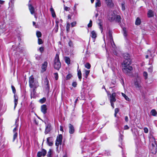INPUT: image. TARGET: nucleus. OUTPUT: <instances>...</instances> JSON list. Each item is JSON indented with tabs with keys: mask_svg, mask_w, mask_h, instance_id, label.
I'll list each match as a JSON object with an SVG mask.
<instances>
[{
	"mask_svg": "<svg viewBox=\"0 0 157 157\" xmlns=\"http://www.w3.org/2000/svg\"><path fill=\"white\" fill-rule=\"evenodd\" d=\"M143 75L144 77H145V79H146L147 78V74L146 72H144L143 73Z\"/></svg>",
	"mask_w": 157,
	"mask_h": 157,
	"instance_id": "nucleus-54",
	"label": "nucleus"
},
{
	"mask_svg": "<svg viewBox=\"0 0 157 157\" xmlns=\"http://www.w3.org/2000/svg\"><path fill=\"white\" fill-rule=\"evenodd\" d=\"M121 94L122 95V96L126 100L128 101H130L129 98L125 94L122 93Z\"/></svg>",
	"mask_w": 157,
	"mask_h": 157,
	"instance_id": "nucleus-31",
	"label": "nucleus"
},
{
	"mask_svg": "<svg viewBox=\"0 0 157 157\" xmlns=\"http://www.w3.org/2000/svg\"><path fill=\"white\" fill-rule=\"evenodd\" d=\"M125 120L127 122L128 121V118L127 116H126L125 117Z\"/></svg>",
	"mask_w": 157,
	"mask_h": 157,
	"instance_id": "nucleus-63",
	"label": "nucleus"
},
{
	"mask_svg": "<svg viewBox=\"0 0 157 157\" xmlns=\"http://www.w3.org/2000/svg\"><path fill=\"white\" fill-rule=\"evenodd\" d=\"M46 100V99L45 98H43L40 100V102L42 103H44Z\"/></svg>",
	"mask_w": 157,
	"mask_h": 157,
	"instance_id": "nucleus-47",
	"label": "nucleus"
},
{
	"mask_svg": "<svg viewBox=\"0 0 157 157\" xmlns=\"http://www.w3.org/2000/svg\"><path fill=\"white\" fill-rule=\"evenodd\" d=\"M18 121H19V119H18V118L16 120V121H15V127L14 128V129H13V133L17 132V127H18Z\"/></svg>",
	"mask_w": 157,
	"mask_h": 157,
	"instance_id": "nucleus-16",
	"label": "nucleus"
},
{
	"mask_svg": "<svg viewBox=\"0 0 157 157\" xmlns=\"http://www.w3.org/2000/svg\"><path fill=\"white\" fill-rule=\"evenodd\" d=\"M85 67L89 69L90 67V65L89 63H87L85 65Z\"/></svg>",
	"mask_w": 157,
	"mask_h": 157,
	"instance_id": "nucleus-41",
	"label": "nucleus"
},
{
	"mask_svg": "<svg viewBox=\"0 0 157 157\" xmlns=\"http://www.w3.org/2000/svg\"><path fill=\"white\" fill-rule=\"evenodd\" d=\"M29 9L32 14H33L35 13V9L34 7L30 4L28 5Z\"/></svg>",
	"mask_w": 157,
	"mask_h": 157,
	"instance_id": "nucleus-15",
	"label": "nucleus"
},
{
	"mask_svg": "<svg viewBox=\"0 0 157 157\" xmlns=\"http://www.w3.org/2000/svg\"><path fill=\"white\" fill-rule=\"evenodd\" d=\"M11 88H12V90H13V93L15 94V93H16V90L15 88V87H14V86H12Z\"/></svg>",
	"mask_w": 157,
	"mask_h": 157,
	"instance_id": "nucleus-48",
	"label": "nucleus"
},
{
	"mask_svg": "<svg viewBox=\"0 0 157 157\" xmlns=\"http://www.w3.org/2000/svg\"><path fill=\"white\" fill-rule=\"evenodd\" d=\"M96 10L97 12L96 13L95 12H94V13H95V17L96 18L98 16V10L97 9H96Z\"/></svg>",
	"mask_w": 157,
	"mask_h": 157,
	"instance_id": "nucleus-46",
	"label": "nucleus"
},
{
	"mask_svg": "<svg viewBox=\"0 0 157 157\" xmlns=\"http://www.w3.org/2000/svg\"><path fill=\"white\" fill-rule=\"evenodd\" d=\"M41 110L44 114H45L47 113V106L45 105H41Z\"/></svg>",
	"mask_w": 157,
	"mask_h": 157,
	"instance_id": "nucleus-12",
	"label": "nucleus"
},
{
	"mask_svg": "<svg viewBox=\"0 0 157 157\" xmlns=\"http://www.w3.org/2000/svg\"><path fill=\"white\" fill-rule=\"evenodd\" d=\"M76 21H75V22H72L71 23V27H73L75 26V25H76Z\"/></svg>",
	"mask_w": 157,
	"mask_h": 157,
	"instance_id": "nucleus-55",
	"label": "nucleus"
},
{
	"mask_svg": "<svg viewBox=\"0 0 157 157\" xmlns=\"http://www.w3.org/2000/svg\"><path fill=\"white\" fill-rule=\"evenodd\" d=\"M151 113L153 116H155L157 114V112L155 110L152 109L151 110Z\"/></svg>",
	"mask_w": 157,
	"mask_h": 157,
	"instance_id": "nucleus-30",
	"label": "nucleus"
},
{
	"mask_svg": "<svg viewBox=\"0 0 157 157\" xmlns=\"http://www.w3.org/2000/svg\"><path fill=\"white\" fill-rule=\"evenodd\" d=\"M54 76L56 80H57L58 78V75L57 73H55Z\"/></svg>",
	"mask_w": 157,
	"mask_h": 157,
	"instance_id": "nucleus-42",
	"label": "nucleus"
},
{
	"mask_svg": "<svg viewBox=\"0 0 157 157\" xmlns=\"http://www.w3.org/2000/svg\"><path fill=\"white\" fill-rule=\"evenodd\" d=\"M105 2L107 6L109 8H112L114 6L112 0H105Z\"/></svg>",
	"mask_w": 157,
	"mask_h": 157,
	"instance_id": "nucleus-6",
	"label": "nucleus"
},
{
	"mask_svg": "<svg viewBox=\"0 0 157 157\" xmlns=\"http://www.w3.org/2000/svg\"><path fill=\"white\" fill-rule=\"evenodd\" d=\"M65 59L66 63H67L68 64H69L70 63V60L69 58L67 57H66L65 58Z\"/></svg>",
	"mask_w": 157,
	"mask_h": 157,
	"instance_id": "nucleus-34",
	"label": "nucleus"
},
{
	"mask_svg": "<svg viewBox=\"0 0 157 157\" xmlns=\"http://www.w3.org/2000/svg\"><path fill=\"white\" fill-rule=\"evenodd\" d=\"M92 20H90L89 23L88 24L87 26L88 27H90L92 26Z\"/></svg>",
	"mask_w": 157,
	"mask_h": 157,
	"instance_id": "nucleus-44",
	"label": "nucleus"
},
{
	"mask_svg": "<svg viewBox=\"0 0 157 157\" xmlns=\"http://www.w3.org/2000/svg\"><path fill=\"white\" fill-rule=\"evenodd\" d=\"M48 65V63L46 61H45L42 64L41 66V71L44 72L46 70V68Z\"/></svg>",
	"mask_w": 157,
	"mask_h": 157,
	"instance_id": "nucleus-14",
	"label": "nucleus"
},
{
	"mask_svg": "<svg viewBox=\"0 0 157 157\" xmlns=\"http://www.w3.org/2000/svg\"><path fill=\"white\" fill-rule=\"evenodd\" d=\"M38 43L39 44H42L43 43V41L42 39L39 38L38 39Z\"/></svg>",
	"mask_w": 157,
	"mask_h": 157,
	"instance_id": "nucleus-43",
	"label": "nucleus"
},
{
	"mask_svg": "<svg viewBox=\"0 0 157 157\" xmlns=\"http://www.w3.org/2000/svg\"><path fill=\"white\" fill-rule=\"evenodd\" d=\"M52 150L51 149H50L49 151H48L47 156L48 157H51Z\"/></svg>",
	"mask_w": 157,
	"mask_h": 157,
	"instance_id": "nucleus-38",
	"label": "nucleus"
},
{
	"mask_svg": "<svg viewBox=\"0 0 157 157\" xmlns=\"http://www.w3.org/2000/svg\"><path fill=\"white\" fill-rule=\"evenodd\" d=\"M29 86L31 88L34 87L36 88L38 86L37 82H34V78L33 75L30 76L29 79Z\"/></svg>",
	"mask_w": 157,
	"mask_h": 157,
	"instance_id": "nucleus-3",
	"label": "nucleus"
},
{
	"mask_svg": "<svg viewBox=\"0 0 157 157\" xmlns=\"http://www.w3.org/2000/svg\"><path fill=\"white\" fill-rule=\"evenodd\" d=\"M116 93L114 92L111 95H110V96L115 98L116 96Z\"/></svg>",
	"mask_w": 157,
	"mask_h": 157,
	"instance_id": "nucleus-57",
	"label": "nucleus"
},
{
	"mask_svg": "<svg viewBox=\"0 0 157 157\" xmlns=\"http://www.w3.org/2000/svg\"><path fill=\"white\" fill-rule=\"evenodd\" d=\"M78 75L79 79L81 81L82 79V73L81 71L80 70L78 71Z\"/></svg>",
	"mask_w": 157,
	"mask_h": 157,
	"instance_id": "nucleus-29",
	"label": "nucleus"
},
{
	"mask_svg": "<svg viewBox=\"0 0 157 157\" xmlns=\"http://www.w3.org/2000/svg\"><path fill=\"white\" fill-rule=\"evenodd\" d=\"M70 24L68 23H67V25L66 27L67 28V32H68L70 30Z\"/></svg>",
	"mask_w": 157,
	"mask_h": 157,
	"instance_id": "nucleus-40",
	"label": "nucleus"
},
{
	"mask_svg": "<svg viewBox=\"0 0 157 157\" xmlns=\"http://www.w3.org/2000/svg\"><path fill=\"white\" fill-rule=\"evenodd\" d=\"M122 137H123V136L122 135H121V136H120V138L119 139V140L120 141H121H121L123 139Z\"/></svg>",
	"mask_w": 157,
	"mask_h": 157,
	"instance_id": "nucleus-58",
	"label": "nucleus"
},
{
	"mask_svg": "<svg viewBox=\"0 0 157 157\" xmlns=\"http://www.w3.org/2000/svg\"><path fill=\"white\" fill-rule=\"evenodd\" d=\"M122 67H123L122 68L123 72L127 75L129 74L133 69L132 67L130 66H125Z\"/></svg>",
	"mask_w": 157,
	"mask_h": 157,
	"instance_id": "nucleus-4",
	"label": "nucleus"
},
{
	"mask_svg": "<svg viewBox=\"0 0 157 157\" xmlns=\"http://www.w3.org/2000/svg\"><path fill=\"white\" fill-rule=\"evenodd\" d=\"M150 144L151 145V147H150V149L152 151V152L153 153L155 154L157 151V145L155 143V140L154 138H151L150 140Z\"/></svg>",
	"mask_w": 157,
	"mask_h": 157,
	"instance_id": "nucleus-2",
	"label": "nucleus"
},
{
	"mask_svg": "<svg viewBox=\"0 0 157 157\" xmlns=\"http://www.w3.org/2000/svg\"><path fill=\"white\" fill-rule=\"evenodd\" d=\"M22 145V143L21 141H19L17 144V146L19 147H20Z\"/></svg>",
	"mask_w": 157,
	"mask_h": 157,
	"instance_id": "nucleus-45",
	"label": "nucleus"
},
{
	"mask_svg": "<svg viewBox=\"0 0 157 157\" xmlns=\"http://www.w3.org/2000/svg\"><path fill=\"white\" fill-rule=\"evenodd\" d=\"M72 77V75L71 74H68L66 76V79L67 80H69Z\"/></svg>",
	"mask_w": 157,
	"mask_h": 157,
	"instance_id": "nucleus-36",
	"label": "nucleus"
},
{
	"mask_svg": "<svg viewBox=\"0 0 157 157\" xmlns=\"http://www.w3.org/2000/svg\"><path fill=\"white\" fill-rule=\"evenodd\" d=\"M47 152L46 150L44 149H42L41 151H39L37 154L38 157H40L41 156H45L46 155Z\"/></svg>",
	"mask_w": 157,
	"mask_h": 157,
	"instance_id": "nucleus-10",
	"label": "nucleus"
},
{
	"mask_svg": "<svg viewBox=\"0 0 157 157\" xmlns=\"http://www.w3.org/2000/svg\"><path fill=\"white\" fill-rule=\"evenodd\" d=\"M14 109L17 106L18 103V97L16 94H14Z\"/></svg>",
	"mask_w": 157,
	"mask_h": 157,
	"instance_id": "nucleus-19",
	"label": "nucleus"
},
{
	"mask_svg": "<svg viewBox=\"0 0 157 157\" xmlns=\"http://www.w3.org/2000/svg\"><path fill=\"white\" fill-rule=\"evenodd\" d=\"M119 111V109L118 108H116L115 109V113H117Z\"/></svg>",
	"mask_w": 157,
	"mask_h": 157,
	"instance_id": "nucleus-56",
	"label": "nucleus"
},
{
	"mask_svg": "<svg viewBox=\"0 0 157 157\" xmlns=\"http://www.w3.org/2000/svg\"><path fill=\"white\" fill-rule=\"evenodd\" d=\"M141 23V21L139 17H137L136 20V25H139Z\"/></svg>",
	"mask_w": 157,
	"mask_h": 157,
	"instance_id": "nucleus-25",
	"label": "nucleus"
},
{
	"mask_svg": "<svg viewBox=\"0 0 157 157\" xmlns=\"http://www.w3.org/2000/svg\"><path fill=\"white\" fill-rule=\"evenodd\" d=\"M131 64V60L130 59H125L122 63V66H130Z\"/></svg>",
	"mask_w": 157,
	"mask_h": 157,
	"instance_id": "nucleus-8",
	"label": "nucleus"
},
{
	"mask_svg": "<svg viewBox=\"0 0 157 157\" xmlns=\"http://www.w3.org/2000/svg\"><path fill=\"white\" fill-rule=\"evenodd\" d=\"M68 128L69 133L70 134L74 133L75 132V129L73 126L71 124H68Z\"/></svg>",
	"mask_w": 157,
	"mask_h": 157,
	"instance_id": "nucleus-11",
	"label": "nucleus"
},
{
	"mask_svg": "<svg viewBox=\"0 0 157 157\" xmlns=\"http://www.w3.org/2000/svg\"><path fill=\"white\" fill-rule=\"evenodd\" d=\"M39 50L41 53H42L44 50V48L43 47H40L39 49Z\"/></svg>",
	"mask_w": 157,
	"mask_h": 157,
	"instance_id": "nucleus-52",
	"label": "nucleus"
},
{
	"mask_svg": "<svg viewBox=\"0 0 157 157\" xmlns=\"http://www.w3.org/2000/svg\"><path fill=\"white\" fill-rule=\"evenodd\" d=\"M105 154L106 155L108 156L110 155V154L109 152H108V151H105Z\"/></svg>",
	"mask_w": 157,
	"mask_h": 157,
	"instance_id": "nucleus-59",
	"label": "nucleus"
},
{
	"mask_svg": "<svg viewBox=\"0 0 157 157\" xmlns=\"http://www.w3.org/2000/svg\"><path fill=\"white\" fill-rule=\"evenodd\" d=\"M121 9L123 11H124L125 9V3L124 2L121 4Z\"/></svg>",
	"mask_w": 157,
	"mask_h": 157,
	"instance_id": "nucleus-39",
	"label": "nucleus"
},
{
	"mask_svg": "<svg viewBox=\"0 0 157 157\" xmlns=\"http://www.w3.org/2000/svg\"><path fill=\"white\" fill-rule=\"evenodd\" d=\"M99 22L98 23V25L99 26L100 29L101 31V32H102V24L101 23V20L99 19Z\"/></svg>",
	"mask_w": 157,
	"mask_h": 157,
	"instance_id": "nucleus-27",
	"label": "nucleus"
},
{
	"mask_svg": "<svg viewBox=\"0 0 157 157\" xmlns=\"http://www.w3.org/2000/svg\"><path fill=\"white\" fill-rule=\"evenodd\" d=\"M4 1L0 0V4H3L4 3Z\"/></svg>",
	"mask_w": 157,
	"mask_h": 157,
	"instance_id": "nucleus-64",
	"label": "nucleus"
},
{
	"mask_svg": "<svg viewBox=\"0 0 157 157\" xmlns=\"http://www.w3.org/2000/svg\"><path fill=\"white\" fill-rule=\"evenodd\" d=\"M144 132L145 133H147L148 132V128H144Z\"/></svg>",
	"mask_w": 157,
	"mask_h": 157,
	"instance_id": "nucleus-51",
	"label": "nucleus"
},
{
	"mask_svg": "<svg viewBox=\"0 0 157 157\" xmlns=\"http://www.w3.org/2000/svg\"><path fill=\"white\" fill-rule=\"evenodd\" d=\"M68 44L70 47H73V44L71 41L69 42Z\"/></svg>",
	"mask_w": 157,
	"mask_h": 157,
	"instance_id": "nucleus-53",
	"label": "nucleus"
},
{
	"mask_svg": "<svg viewBox=\"0 0 157 157\" xmlns=\"http://www.w3.org/2000/svg\"><path fill=\"white\" fill-rule=\"evenodd\" d=\"M44 84L45 85V87L46 88V89L49 90V82L48 79L47 78H46L45 79L44 81Z\"/></svg>",
	"mask_w": 157,
	"mask_h": 157,
	"instance_id": "nucleus-17",
	"label": "nucleus"
},
{
	"mask_svg": "<svg viewBox=\"0 0 157 157\" xmlns=\"http://www.w3.org/2000/svg\"><path fill=\"white\" fill-rule=\"evenodd\" d=\"M123 31L124 36L125 37H126L127 36V34L126 28H124L123 29Z\"/></svg>",
	"mask_w": 157,
	"mask_h": 157,
	"instance_id": "nucleus-28",
	"label": "nucleus"
},
{
	"mask_svg": "<svg viewBox=\"0 0 157 157\" xmlns=\"http://www.w3.org/2000/svg\"><path fill=\"white\" fill-rule=\"evenodd\" d=\"M14 135L13 136V142L15 140L16 138L17 137V132H15L14 133Z\"/></svg>",
	"mask_w": 157,
	"mask_h": 157,
	"instance_id": "nucleus-37",
	"label": "nucleus"
},
{
	"mask_svg": "<svg viewBox=\"0 0 157 157\" xmlns=\"http://www.w3.org/2000/svg\"><path fill=\"white\" fill-rule=\"evenodd\" d=\"M154 15V12L151 10H148L147 16L148 17H153Z\"/></svg>",
	"mask_w": 157,
	"mask_h": 157,
	"instance_id": "nucleus-18",
	"label": "nucleus"
},
{
	"mask_svg": "<svg viewBox=\"0 0 157 157\" xmlns=\"http://www.w3.org/2000/svg\"><path fill=\"white\" fill-rule=\"evenodd\" d=\"M123 57L124 59H130V56L129 54L125 53L123 55Z\"/></svg>",
	"mask_w": 157,
	"mask_h": 157,
	"instance_id": "nucleus-24",
	"label": "nucleus"
},
{
	"mask_svg": "<svg viewBox=\"0 0 157 157\" xmlns=\"http://www.w3.org/2000/svg\"><path fill=\"white\" fill-rule=\"evenodd\" d=\"M47 141L48 144L49 146H51L53 144V143L52 141L51 138L50 137H48L47 138Z\"/></svg>",
	"mask_w": 157,
	"mask_h": 157,
	"instance_id": "nucleus-21",
	"label": "nucleus"
},
{
	"mask_svg": "<svg viewBox=\"0 0 157 157\" xmlns=\"http://www.w3.org/2000/svg\"><path fill=\"white\" fill-rule=\"evenodd\" d=\"M36 35L39 38L41 36V33L39 31H37L36 32Z\"/></svg>",
	"mask_w": 157,
	"mask_h": 157,
	"instance_id": "nucleus-35",
	"label": "nucleus"
},
{
	"mask_svg": "<svg viewBox=\"0 0 157 157\" xmlns=\"http://www.w3.org/2000/svg\"><path fill=\"white\" fill-rule=\"evenodd\" d=\"M140 82V80L139 78H137L136 79L134 85L136 88H140L141 87Z\"/></svg>",
	"mask_w": 157,
	"mask_h": 157,
	"instance_id": "nucleus-7",
	"label": "nucleus"
},
{
	"mask_svg": "<svg viewBox=\"0 0 157 157\" xmlns=\"http://www.w3.org/2000/svg\"><path fill=\"white\" fill-rule=\"evenodd\" d=\"M51 130V126L50 124H48L46 126L45 128V134H47Z\"/></svg>",
	"mask_w": 157,
	"mask_h": 157,
	"instance_id": "nucleus-20",
	"label": "nucleus"
},
{
	"mask_svg": "<svg viewBox=\"0 0 157 157\" xmlns=\"http://www.w3.org/2000/svg\"><path fill=\"white\" fill-rule=\"evenodd\" d=\"M50 11H51L52 16L53 17H56V14L54 11V10L52 6H51L50 9Z\"/></svg>",
	"mask_w": 157,
	"mask_h": 157,
	"instance_id": "nucleus-22",
	"label": "nucleus"
},
{
	"mask_svg": "<svg viewBox=\"0 0 157 157\" xmlns=\"http://www.w3.org/2000/svg\"><path fill=\"white\" fill-rule=\"evenodd\" d=\"M35 93H36V91L34 89H33L32 91L31 92V97H34V96L35 95Z\"/></svg>",
	"mask_w": 157,
	"mask_h": 157,
	"instance_id": "nucleus-33",
	"label": "nucleus"
},
{
	"mask_svg": "<svg viewBox=\"0 0 157 157\" xmlns=\"http://www.w3.org/2000/svg\"><path fill=\"white\" fill-rule=\"evenodd\" d=\"M101 6V2H96L95 4V7L97 8V7H100Z\"/></svg>",
	"mask_w": 157,
	"mask_h": 157,
	"instance_id": "nucleus-32",
	"label": "nucleus"
},
{
	"mask_svg": "<svg viewBox=\"0 0 157 157\" xmlns=\"http://www.w3.org/2000/svg\"><path fill=\"white\" fill-rule=\"evenodd\" d=\"M64 10L66 11H67L69 10L70 8L67 6H65V5H64Z\"/></svg>",
	"mask_w": 157,
	"mask_h": 157,
	"instance_id": "nucleus-49",
	"label": "nucleus"
},
{
	"mask_svg": "<svg viewBox=\"0 0 157 157\" xmlns=\"http://www.w3.org/2000/svg\"><path fill=\"white\" fill-rule=\"evenodd\" d=\"M109 100L112 107H113V108H114V107L113 102H115L116 101L115 98L110 96Z\"/></svg>",
	"mask_w": 157,
	"mask_h": 157,
	"instance_id": "nucleus-13",
	"label": "nucleus"
},
{
	"mask_svg": "<svg viewBox=\"0 0 157 157\" xmlns=\"http://www.w3.org/2000/svg\"><path fill=\"white\" fill-rule=\"evenodd\" d=\"M54 67L55 69L59 70L61 67V63L59 60V55L57 53L54 59Z\"/></svg>",
	"mask_w": 157,
	"mask_h": 157,
	"instance_id": "nucleus-1",
	"label": "nucleus"
},
{
	"mask_svg": "<svg viewBox=\"0 0 157 157\" xmlns=\"http://www.w3.org/2000/svg\"><path fill=\"white\" fill-rule=\"evenodd\" d=\"M63 137L61 134L59 135L58 136H57L56 141V145L58 147L59 145L61 144Z\"/></svg>",
	"mask_w": 157,
	"mask_h": 157,
	"instance_id": "nucleus-5",
	"label": "nucleus"
},
{
	"mask_svg": "<svg viewBox=\"0 0 157 157\" xmlns=\"http://www.w3.org/2000/svg\"><path fill=\"white\" fill-rule=\"evenodd\" d=\"M77 5V4H75V5H74V6L73 7V10H76V6Z\"/></svg>",
	"mask_w": 157,
	"mask_h": 157,
	"instance_id": "nucleus-60",
	"label": "nucleus"
},
{
	"mask_svg": "<svg viewBox=\"0 0 157 157\" xmlns=\"http://www.w3.org/2000/svg\"><path fill=\"white\" fill-rule=\"evenodd\" d=\"M109 35L110 38L111 46L113 48H114L115 47V45L113 39L112 32L110 30H109Z\"/></svg>",
	"mask_w": 157,
	"mask_h": 157,
	"instance_id": "nucleus-9",
	"label": "nucleus"
},
{
	"mask_svg": "<svg viewBox=\"0 0 157 157\" xmlns=\"http://www.w3.org/2000/svg\"><path fill=\"white\" fill-rule=\"evenodd\" d=\"M91 36L93 38H95L97 36V34L94 31H92L91 33Z\"/></svg>",
	"mask_w": 157,
	"mask_h": 157,
	"instance_id": "nucleus-23",
	"label": "nucleus"
},
{
	"mask_svg": "<svg viewBox=\"0 0 157 157\" xmlns=\"http://www.w3.org/2000/svg\"><path fill=\"white\" fill-rule=\"evenodd\" d=\"M77 85V83L76 82H73V83H72V86H73L74 87H76Z\"/></svg>",
	"mask_w": 157,
	"mask_h": 157,
	"instance_id": "nucleus-50",
	"label": "nucleus"
},
{
	"mask_svg": "<svg viewBox=\"0 0 157 157\" xmlns=\"http://www.w3.org/2000/svg\"><path fill=\"white\" fill-rule=\"evenodd\" d=\"M124 128L125 129H128L129 128V127L127 125H126L124 126Z\"/></svg>",
	"mask_w": 157,
	"mask_h": 157,
	"instance_id": "nucleus-61",
	"label": "nucleus"
},
{
	"mask_svg": "<svg viewBox=\"0 0 157 157\" xmlns=\"http://www.w3.org/2000/svg\"><path fill=\"white\" fill-rule=\"evenodd\" d=\"M84 71H85V75H84V76L86 78H87V77L88 75H89V73H90V70H84Z\"/></svg>",
	"mask_w": 157,
	"mask_h": 157,
	"instance_id": "nucleus-26",
	"label": "nucleus"
},
{
	"mask_svg": "<svg viewBox=\"0 0 157 157\" xmlns=\"http://www.w3.org/2000/svg\"><path fill=\"white\" fill-rule=\"evenodd\" d=\"M117 19L118 21H120V16L118 15L117 16Z\"/></svg>",
	"mask_w": 157,
	"mask_h": 157,
	"instance_id": "nucleus-62",
	"label": "nucleus"
}]
</instances>
